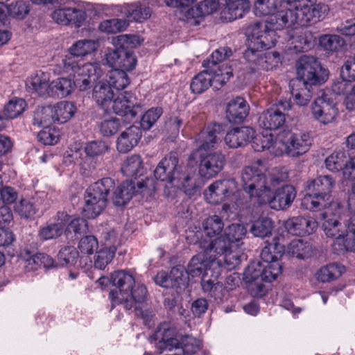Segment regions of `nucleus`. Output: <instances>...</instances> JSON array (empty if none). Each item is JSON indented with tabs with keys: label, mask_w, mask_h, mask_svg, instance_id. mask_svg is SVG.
<instances>
[{
	"label": "nucleus",
	"mask_w": 355,
	"mask_h": 355,
	"mask_svg": "<svg viewBox=\"0 0 355 355\" xmlns=\"http://www.w3.org/2000/svg\"><path fill=\"white\" fill-rule=\"evenodd\" d=\"M288 175L276 168L266 175L257 166L243 168L241 172L242 188L259 205H268L275 210H284L295 198V188L284 184Z\"/></svg>",
	"instance_id": "nucleus-1"
},
{
	"label": "nucleus",
	"mask_w": 355,
	"mask_h": 355,
	"mask_svg": "<svg viewBox=\"0 0 355 355\" xmlns=\"http://www.w3.org/2000/svg\"><path fill=\"white\" fill-rule=\"evenodd\" d=\"M63 65L67 73H73L74 80L59 78L51 82L50 90L60 98L68 96L74 87L80 91L89 89L92 84L103 75L101 64L96 62L85 63L67 57L63 60Z\"/></svg>",
	"instance_id": "nucleus-2"
},
{
	"label": "nucleus",
	"mask_w": 355,
	"mask_h": 355,
	"mask_svg": "<svg viewBox=\"0 0 355 355\" xmlns=\"http://www.w3.org/2000/svg\"><path fill=\"white\" fill-rule=\"evenodd\" d=\"M335 180L331 175H320L309 180L305 185L306 194L302 199V206L310 211L327 208L331 201V193Z\"/></svg>",
	"instance_id": "nucleus-3"
},
{
	"label": "nucleus",
	"mask_w": 355,
	"mask_h": 355,
	"mask_svg": "<svg viewBox=\"0 0 355 355\" xmlns=\"http://www.w3.org/2000/svg\"><path fill=\"white\" fill-rule=\"evenodd\" d=\"M114 181L105 178L89 187L85 193L83 214L87 218H95L105 208L107 196L114 188Z\"/></svg>",
	"instance_id": "nucleus-4"
},
{
	"label": "nucleus",
	"mask_w": 355,
	"mask_h": 355,
	"mask_svg": "<svg viewBox=\"0 0 355 355\" xmlns=\"http://www.w3.org/2000/svg\"><path fill=\"white\" fill-rule=\"evenodd\" d=\"M297 78L304 83L316 85L324 83L328 78V71L313 57L303 55L296 64Z\"/></svg>",
	"instance_id": "nucleus-5"
},
{
	"label": "nucleus",
	"mask_w": 355,
	"mask_h": 355,
	"mask_svg": "<svg viewBox=\"0 0 355 355\" xmlns=\"http://www.w3.org/2000/svg\"><path fill=\"white\" fill-rule=\"evenodd\" d=\"M259 47H252L248 43V48L243 53V58L248 64V68L251 73L260 70H272L280 62L278 52L263 53Z\"/></svg>",
	"instance_id": "nucleus-6"
},
{
	"label": "nucleus",
	"mask_w": 355,
	"mask_h": 355,
	"mask_svg": "<svg viewBox=\"0 0 355 355\" xmlns=\"http://www.w3.org/2000/svg\"><path fill=\"white\" fill-rule=\"evenodd\" d=\"M248 42L251 46L259 47L262 50L273 47L277 36L275 29L266 21H258L250 24L247 30Z\"/></svg>",
	"instance_id": "nucleus-7"
},
{
	"label": "nucleus",
	"mask_w": 355,
	"mask_h": 355,
	"mask_svg": "<svg viewBox=\"0 0 355 355\" xmlns=\"http://www.w3.org/2000/svg\"><path fill=\"white\" fill-rule=\"evenodd\" d=\"M236 182L233 178L218 180L210 184L205 191V200L212 205L219 204L234 194Z\"/></svg>",
	"instance_id": "nucleus-8"
},
{
	"label": "nucleus",
	"mask_w": 355,
	"mask_h": 355,
	"mask_svg": "<svg viewBox=\"0 0 355 355\" xmlns=\"http://www.w3.org/2000/svg\"><path fill=\"white\" fill-rule=\"evenodd\" d=\"M198 159V175L207 180L216 177L223 169L226 161L225 155L219 152L206 155L201 152L196 160Z\"/></svg>",
	"instance_id": "nucleus-9"
},
{
	"label": "nucleus",
	"mask_w": 355,
	"mask_h": 355,
	"mask_svg": "<svg viewBox=\"0 0 355 355\" xmlns=\"http://www.w3.org/2000/svg\"><path fill=\"white\" fill-rule=\"evenodd\" d=\"M135 98L130 93L124 92L112 100L110 111L115 114L133 119L137 115L142 114L144 109L140 104H134Z\"/></svg>",
	"instance_id": "nucleus-10"
},
{
	"label": "nucleus",
	"mask_w": 355,
	"mask_h": 355,
	"mask_svg": "<svg viewBox=\"0 0 355 355\" xmlns=\"http://www.w3.org/2000/svg\"><path fill=\"white\" fill-rule=\"evenodd\" d=\"M111 281L113 286L118 288V291H110L111 300L114 303L121 304L127 299V295H130L135 284V279L131 274L124 270H119L112 274Z\"/></svg>",
	"instance_id": "nucleus-11"
},
{
	"label": "nucleus",
	"mask_w": 355,
	"mask_h": 355,
	"mask_svg": "<svg viewBox=\"0 0 355 355\" xmlns=\"http://www.w3.org/2000/svg\"><path fill=\"white\" fill-rule=\"evenodd\" d=\"M311 138L309 133L286 134L284 140L281 143L284 146L285 153L291 157H298L306 153L311 146Z\"/></svg>",
	"instance_id": "nucleus-12"
},
{
	"label": "nucleus",
	"mask_w": 355,
	"mask_h": 355,
	"mask_svg": "<svg viewBox=\"0 0 355 355\" xmlns=\"http://www.w3.org/2000/svg\"><path fill=\"white\" fill-rule=\"evenodd\" d=\"M220 131L221 125L218 123H214L203 129L196 139L198 148L189 155V162L196 161L200 153L214 148L218 142Z\"/></svg>",
	"instance_id": "nucleus-13"
},
{
	"label": "nucleus",
	"mask_w": 355,
	"mask_h": 355,
	"mask_svg": "<svg viewBox=\"0 0 355 355\" xmlns=\"http://www.w3.org/2000/svg\"><path fill=\"white\" fill-rule=\"evenodd\" d=\"M178 158L175 153H170L164 157L154 170L155 178L162 182L172 183L175 180L182 166L178 165Z\"/></svg>",
	"instance_id": "nucleus-14"
},
{
	"label": "nucleus",
	"mask_w": 355,
	"mask_h": 355,
	"mask_svg": "<svg viewBox=\"0 0 355 355\" xmlns=\"http://www.w3.org/2000/svg\"><path fill=\"white\" fill-rule=\"evenodd\" d=\"M105 56L110 67L125 72L134 69L137 64V59L130 50L116 48L106 53Z\"/></svg>",
	"instance_id": "nucleus-15"
},
{
	"label": "nucleus",
	"mask_w": 355,
	"mask_h": 355,
	"mask_svg": "<svg viewBox=\"0 0 355 355\" xmlns=\"http://www.w3.org/2000/svg\"><path fill=\"white\" fill-rule=\"evenodd\" d=\"M311 110L314 119L323 124L331 123L338 114L336 104L326 96L316 98Z\"/></svg>",
	"instance_id": "nucleus-16"
},
{
	"label": "nucleus",
	"mask_w": 355,
	"mask_h": 355,
	"mask_svg": "<svg viewBox=\"0 0 355 355\" xmlns=\"http://www.w3.org/2000/svg\"><path fill=\"white\" fill-rule=\"evenodd\" d=\"M153 340H158L156 347L162 353L163 350L179 349L180 340L175 338V330L168 323L161 324L152 336Z\"/></svg>",
	"instance_id": "nucleus-17"
},
{
	"label": "nucleus",
	"mask_w": 355,
	"mask_h": 355,
	"mask_svg": "<svg viewBox=\"0 0 355 355\" xmlns=\"http://www.w3.org/2000/svg\"><path fill=\"white\" fill-rule=\"evenodd\" d=\"M52 18L61 25L72 24L80 27L86 19V14L83 9L64 6L55 10L52 14Z\"/></svg>",
	"instance_id": "nucleus-18"
},
{
	"label": "nucleus",
	"mask_w": 355,
	"mask_h": 355,
	"mask_svg": "<svg viewBox=\"0 0 355 355\" xmlns=\"http://www.w3.org/2000/svg\"><path fill=\"white\" fill-rule=\"evenodd\" d=\"M191 162L189 161L188 166H182L175 179L188 196H193L200 187V181L196 173V169L191 166Z\"/></svg>",
	"instance_id": "nucleus-19"
},
{
	"label": "nucleus",
	"mask_w": 355,
	"mask_h": 355,
	"mask_svg": "<svg viewBox=\"0 0 355 355\" xmlns=\"http://www.w3.org/2000/svg\"><path fill=\"white\" fill-rule=\"evenodd\" d=\"M266 21L275 31L288 28L295 24H298L295 5H290L289 8L274 12Z\"/></svg>",
	"instance_id": "nucleus-20"
},
{
	"label": "nucleus",
	"mask_w": 355,
	"mask_h": 355,
	"mask_svg": "<svg viewBox=\"0 0 355 355\" xmlns=\"http://www.w3.org/2000/svg\"><path fill=\"white\" fill-rule=\"evenodd\" d=\"M317 226L315 220L302 216L289 218L284 224V227L288 233L299 236L312 234Z\"/></svg>",
	"instance_id": "nucleus-21"
},
{
	"label": "nucleus",
	"mask_w": 355,
	"mask_h": 355,
	"mask_svg": "<svg viewBox=\"0 0 355 355\" xmlns=\"http://www.w3.org/2000/svg\"><path fill=\"white\" fill-rule=\"evenodd\" d=\"M258 123L263 129L277 130L285 123V115L277 107H271L261 114Z\"/></svg>",
	"instance_id": "nucleus-22"
},
{
	"label": "nucleus",
	"mask_w": 355,
	"mask_h": 355,
	"mask_svg": "<svg viewBox=\"0 0 355 355\" xmlns=\"http://www.w3.org/2000/svg\"><path fill=\"white\" fill-rule=\"evenodd\" d=\"M254 135V130L249 127L233 128L226 134L225 142L230 148L242 147L251 141Z\"/></svg>",
	"instance_id": "nucleus-23"
},
{
	"label": "nucleus",
	"mask_w": 355,
	"mask_h": 355,
	"mask_svg": "<svg viewBox=\"0 0 355 355\" xmlns=\"http://www.w3.org/2000/svg\"><path fill=\"white\" fill-rule=\"evenodd\" d=\"M248 113L249 105L243 98L237 97L227 103L226 117L231 123H239L243 121Z\"/></svg>",
	"instance_id": "nucleus-24"
},
{
	"label": "nucleus",
	"mask_w": 355,
	"mask_h": 355,
	"mask_svg": "<svg viewBox=\"0 0 355 355\" xmlns=\"http://www.w3.org/2000/svg\"><path fill=\"white\" fill-rule=\"evenodd\" d=\"M141 137V131L137 126L131 125L121 132L116 141L119 152L126 153L135 146Z\"/></svg>",
	"instance_id": "nucleus-25"
},
{
	"label": "nucleus",
	"mask_w": 355,
	"mask_h": 355,
	"mask_svg": "<svg viewBox=\"0 0 355 355\" xmlns=\"http://www.w3.org/2000/svg\"><path fill=\"white\" fill-rule=\"evenodd\" d=\"M289 86L293 101L297 105L305 106L312 98V85L294 79L290 82Z\"/></svg>",
	"instance_id": "nucleus-26"
},
{
	"label": "nucleus",
	"mask_w": 355,
	"mask_h": 355,
	"mask_svg": "<svg viewBox=\"0 0 355 355\" xmlns=\"http://www.w3.org/2000/svg\"><path fill=\"white\" fill-rule=\"evenodd\" d=\"M328 211H325L323 214L324 219L322 223V228L325 234L328 237L339 239L343 238L347 232L346 225H343L340 220L339 217L334 215L333 217H329Z\"/></svg>",
	"instance_id": "nucleus-27"
},
{
	"label": "nucleus",
	"mask_w": 355,
	"mask_h": 355,
	"mask_svg": "<svg viewBox=\"0 0 355 355\" xmlns=\"http://www.w3.org/2000/svg\"><path fill=\"white\" fill-rule=\"evenodd\" d=\"M92 96L97 104L105 112H110V103L114 94L112 88L105 81H101L94 86Z\"/></svg>",
	"instance_id": "nucleus-28"
},
{
	"label": "nucleus",
	"mask_w": 355,
	"mask_h": 355,
	"mask_svg": "<svg viewBox=\"0 0 355 355\" xmlns=\"http://www.w3.org/2000/svg\"><path fill=\"white\" fill-rule=\"evenodd\" d=\"M50 76L49 73L42 71H37L28 80L26 85L29 89L35 92L41 96L50 95L51 84H49Z\"/></svg>",
	"instance_id": "nucleus-29"
},
{
	"label": "nucleus",
	"mask_w": 355,
	"mask_h": 355,
	"mask_svg": "<svg viewBox=\"0 0 355 355\" xmlns=\"http://www.w3.org/2000/svg\"><path fill=\"white\" fill-rule=\"evenodd\" d=\"M263 263L259 261L252 262L245 270L244 280L251 284L252 289L255 287L259 293H261L263 288L262 282V274Z\"/></svg>",
	"instance_id": "nucleus-30"
},
{
	"label": "nucleus",
	"mask_w": 355,
	"mask_h": 355,
	"mask_svg": "<svg viewBox=\"0 0 355 355\" xmlns=\"http://www.w3.org/2000/svg\"><path fill=\"white\" fill-rule=\"evenodd\" d=\"M345 270L340 263H329L320 268L315 274L316 280L321 283H330L339 278Z\"/></svg>",
	"instance_id": "nucleus-31"
},
{
	"label": "nucleus",
	"mask_w": 355,
	"mask_h": 355,
	"mask_svg": "<svg viewBox=\"0 0 355 355\" xmlns=\"http://www.w3.org/2000/svg\"><path fill=\"white\" fill-rule=\"evenodd\" d=\"M250 2L248 0H227L223 14L226 19L233 21L241 18L249 11Z\"/></svg>",
	"instance_id": "nucleus-32"
},
{
	"label": "nucleus",
	"mask_w": 355,
	"mask_h": 355,
	"mask_svg": "<svg viewBox=\"0 0 355 355\" xmlns=\"http://www.w3.org/2000/svg\"><path fill=\"white\" fill-rule=\"evenodd\" d=\"M121 172L128 178H137L144 172L143 159L139 155L128 157L121 166Z\"/></svg>",
	"instance_id": "nucleus-33"
},
{
	"label": "nucleus",
	"mask_w": 355,
	"mask_h": 355,
	"mask_svg": "<svg viewBox=\"0 0 355 355\" xmlns=\"http://www.w3.org/2000/svg\"><path fill=\"white\" fill-rule=\"evenodd\" d=\"M219 7V3L216 0H204L186 11L187 19L202 17L216 12Z\"/></svg>",
	"instance_id": "nucleus-34"
},
{
	"label": "nucleus",
	"mask_w": 355,
	"mask_h": 355,
	"mask_svg": "<svg viewBox=\"0 0 355 355\" xmlns=\"http://www.w3.org/2000/svg\"><path fill=\"white\" fill-rule=\"evenodd\" d=\"M291 44L295 52L307 51L314 46L315 39L310 31H299L291 40Z\"/></svg>",
	"instance_id": "nucleus-35"
},
{
	"label": "nucleus",
	"mask_w": 355,
	"mask_h": 355,
	"mask_svg": "<svg viewBox=\"0 0 355 355\" xmlns=\"http://www.w3.org/2000/svg\"><path fill=\"white\" fill-rule=\"evenodd\" d=\"M207 256L204 252L193 257L186 270L187 275H190L192 277H198L202 274H205L206 271L210 268L213 269V267H211V260L208 261Z\"/></svg>",
	"instance_id": "nucleus-36"
},
{
	"label": "nucleus",
	"mask_w": 355,
	"mask_h": 355,
	"mask_svg": "<svg viewBox=\"0 0 355 355\" xmlns=\"http://www.w3.org/2000/svg\"><path fill=\"white\" fill-rule=\"evenodd\" d=\"M232 243L225 236H220L214 241H211L209 244L207 246L203 245L202 248L205 250V252L207 255H209V259L211 257L218 256V258H220L226 252L232 249Z\"/></svg>",
	"instance_id": "nucleus-37"
},
{
	"label": "nucleus",
	"mask_w": 355,
	"mask_h": 355,
	"mask_svg": "<svg viewBox=\"0 0 355 355\" xmlns=\"http://www.w3.org/2000/svg\"><path fill=\"white\" fill-rule=\"evenodd\" d=\"M287 253L297 259H305L313 254V248L309 242L294 239L288 245Z\"/></svg>",
	"instance_id": "nucleus-38"
},
{
	"label": "nucleus",
	"mask_w": 355,
	"mask_h": 355,
	"mask_svg": "<svg viewBox=\"0 0 355 355\" xmlns=\"http://www.w3.org/2000/svg\"><path fill=\"white\" fill-rule=\"evenodd\" d=\"M53 121L58 123H65L69 120L74 114L76 107L75 105L68 101H61L56 105L51 106Z\"/></svg>",
	"instance_id": "nucleus-39"
},
{
	"label": "nucleus",
	"mask_w": 355,
	"mask_h": 355,
	"mask_svg": "<svg viewBox=\"0 0 355 355\" xmlns=\"http://www.w3.org/2000/svg\"><path fill=\"white\" fill-rule=\"evenodd\" d=\"M220 275V271L214 268H213V269L210 268L206 271L202 279V287L204 292L208 293L211 297H216L215 293L216 291L223 287V284L218 282V278Z\"/></svg>",
	"instance_id": "nucleus-40"
},
{
	"label": "nucleus",
	"mask_w": 355,
	"mask_h": 355,
	"mask_svg": "<svg viewBox=\"0 0 355 355\" xmlns=\"http://www.w3.org/2000/svg\"><path fill=\"white\" fill-rule=\"evenodd\" d=\"M240 262V256L230 250L220 258H213L211 260V267L219 270L221 273L223 268H225L227 270H230L239 266Z\"/></svg>",
	"instance_id": "nucleus-41"
},
{
	"label": "nucleus",
	"mask_w": 355,
	"mask_h": 355,
	"mask_svg": "<svg viewBox=\"0 0 355 355\" xmlns=\"http://www.w3.org/2000/svg\"><path fill=\"white\" fill-rule=\"evenodd\" d=\"M98 47V43L92 40H80L76 42L69 48L70 55L65 56L72 57L75 60V57L85 56L88 54H91L97 50Z\"/></svg>",
	"instance_id": "nucleus-42"
},
{
	"label": "nucleus",
	"mask_w": 355,
	"mask_h": 355,
	"mask_svg": "<svg viewBox=\"0 0 355 355\" xmlns=\"http://www.w3.org/2000/svg\"><path fill=\"white\" fill-rule=\"evenodd\" d=\"M135 184L131 181L123 182L114 191L112 196L116 206H123L130 201L135 193Z\"/></svg>",
	"instance_id": "nucleus-43"
},
{
	"label": "nucleus",
	"mask_w": 355,
	"mask_h": 355,
	"mask_svg": "<svg viewBox=\"0 0 355 355\" xmlns=\"http://www.w3.org/2000/svg\"><path fill=\"white\" fill-rule=\"evenodd\" d=\"M124 12L128 17L139 22L146 20L151 15L150 8L139 2L126 6Z\"/></svg>",
	"instance_id": "nucleus-44"
},
{
	"label": "nucleus",
	"mask_w": 355,
	"mask_h": 355,
	"mask_svg": "<svg viewBox=\"0 0 355 355\" xmlns=\"http://www.w3.org/2000/svg\"><path fill=\"white\" fill-rule=\"evenodd\" d=\"M147 297V289L144 284L136 283L130 291V295H127V299L122 302V304L126 310L131 309L136 302H144Z\"/></svg>",
	"instance_id": "nucleus-45"
},
{
	"label": "nucleus",
	"mask_w": 355,
	"mask_h": 355,
	"mask_svg": "<svg viewBox=\"0 0 355 355\" xmlns=\"http://www.w3.org/2000/svg\"><path fill=\"white\" fill-rule=\"evenodd\" d=\"M284 246L277 243L274 239L272 243H268L261 250L260 257L266 264L279 261L278 259L284 252Z\"/></svg>",
	"instance_id": "nucleus-46"
},
{
	"label": "nucleus",
	"mask_w": 355,
	"mask_h": 355,
	"mask_svg": "<svg viewBox=\"0 0 355 355\" xmlns=\"http://www.w3.org/2000/svg\"><path fill=\"white\" fill-rule=\"evenodd\" d=\"M105 82L116 90H122L130 84V78L123 70L113 69L107 75Z\"/></svg>",
	"instance_id": "nucleus-47"
},
{
	"label": "nucleus",
	"mask_w": 355,
	"mask_h": 355,
	"mask_svg": "<svg viewBox=\"0 0 355 355\" xmlns=\"http://www.w3.org/2000/svg\"><path fill=\"white\" fill-rule=\"evenodd\" d=\"M282 0H256L254 3V13L256 16L263 17L273 15L282 5Z\"/></svg>",
	"instance_id": "nucleus-48"
},
{
	"label": "nucleus",
	"mask_w": 355,
	"mask_h": 355,
	"mask_svg": "<svg viewBox=\"0 0 355 355\" xmlns=\"http://www.w3.org/2000/svg\"><path fill=\"white\" fill-rule=\"evenodd\" d=\"M211 72L205 70L197 74L190 85L191 90L195 94H201L211 86Z\"/></svg>",
	"instance_id": "nucleus-49"
},
{
	"label": "nucleus",
	"mask_w": 355,
	"mask_h": 355,
	"mask_svg": "<svg viewBox=\"0 0 355 355\" xmlns=\"http://www.w3.org/2000/svg\"><path fill=\"white\" fill-rule=\"evenodd\" d=\"M51 106L38 107L33 113V124L37 127H47L54 123Z\"/></svg>",
	"instance_id": "nucleus-50"
},
{
	"label": "nucleus",
	"mask_w": 355,
	"mask_h": 355,
	"mask_svg": "<svg viewBox=\"0 0 355 355\" xmlns=\"http://www.w3.org/2000/svg\"><path fill=\"white\" fill-rule=\"evenodd\" d=\"M274 227L272 220L269 218H261L255 220L250 227V232L257 237H267Z\"/></svg>",
	"instance_id": "nucleus-51"
},
{
	"label": "nucleus",
	"mask_w": 355,
	"mask_h": 355,
	"mask_svg": "<svg viewBox=\"0 0 355 355\" xmlns=\"http://www.w3.org/2000/svg\"><path fill=\"white\" fill-rule=\"evenodd\" d=\"M347 159V154L345 150L335 151L325 159L326 168L332 172L343 170Z\"/></svg>",
	"instance_id": "nucleus-52"
},
{
	"label": "nucleus",
	"mask_w": 355,
	"mask_h": 355,
	"mask_svg": "<svg viewBox=\"0 0 355 355\" xmlns=\"http://www.w3.org/2000/svg\"><path fill=\"white\" fill-rule=\"evenodd\" d=\"M64 228L65 223L62 221L46 225L40 228V239L43 241L56 239L62 234Z\"/></svg>",
	"instance_id": "nucleus-53"
},
{
	"label": "nucleus",
	"mask_w": 355,
	"mask_h": 355,
	"mask_svg": "<svg viewBox=\"0 0 355 355\" xmlns=\"http://www.w3.org/2000/svg\"><path fill=\"white\" fill-rule=\"evenodd\" d=\"M26 106V103L24 99L13 98L5 105L3 114L6 119H15L24 111Z\"/></svg>",
	"instance_id": "nucleus-54"
},
{
	"label": "nucleus",
	"mask_w": 355,
	"mask_h": 355,
	"mask_svg": "<svg viewBox=\"0 0 355 355\" xmlns=\"http://www.w3.org/2000/svg\"><path fill=\"white\" fill-rule=\"evenodd\" d=\"M223 221L216 215L208 217L202 223L203 232L209 237H213L219 234L223 230Z\"/></svg>",
	"instance_id": "nucleus-55"
},
{
	"label": "nucleus",
	"mask_w": 355,
	"mask_h": 355,
	"mask_svg": "<svg viewBox=\"0 0 355 355\" xmlns=\"http://www.w3.org/2000/svg\"><path fill=\"white\" fill-rule=\"evenodd\" d=\"M116 250V246L110 248L103 247L99 251L96 252L94 257V266L96 268L103 270L111 262Z\"/></svg>",
	"instance_id": "nucleus-56"
},
{
	"label": "nucleus",
	"mask_w": 355,
	"mask_h": 355,
	"mask_svg": "<svg viewBox=\"0 0 355 355\" xmlns=\"http://www.w3.org/2000/svg\"><path fill=\"white\" fill-rule=\"evenodd\" d=\"M143 40L136 35H121L113 38V44L116 48L129 50L140 45Z\"/></svg>",
	"instance_id": "nucleus-57"
},
{
	"label": "nucleus",
	"mask_w": 355,
	"mask_h": 355,
	"mask_svg": "<svg viewBox=\"0 0 355 355\" xmlns=\"http://www.w3.org/2000/svg\"><path fill=\"white\" fill-rule=\"evenodd\" d=\"M232 55V51L230 47H220L215 50L207 60L203 61L202 66L204 67L210 68L226 60Z\"/></svg>",
	"instance_id": "nucleus-58"
},
{
	"label": "nucleus",
	"mask_w": 355,
	"mask_h": 355,
	"mask_svg": "<svg viewBox=\"0 0 355 355\" xmlns=\"http://www.w3.org/2000/svg\"><path fill=\"white\" fill-rule=\"evenodd\" d=\"M109 150V146L103 141H92L86 144L85 152L87 157L98 159Z\"/></svg>",
	"instance_id": "nucleus-59"
},
{
	"label": "nucleus",
	"mask_w": 355,
	"mask_h": 355,
	"mask_svg": "<svg viewBox=\"0 0 355 355\" xmlns=\"http://www.w3.org/2000/svg\"><path fill=\"white\" fill-rule=\"evenodd\" d=\"M246 233L247 230L243 225L233 223L225 230L224 236L232 244L237 243V245H239V243L245 237Z\"/></svg>",
	"instance_id": "nucleus-60"
},
{
	"label": "nucleus",
	"mask_w": 355,
	"mask_h": 355,
	"mask_svg": "<svg viewBox=\"0 0 355 355\" xmlns=\"http://www.w3.org/2000/svg\"><path fill=\"white\" fill-rule=\"evenodd\" d=\"M128 24L125 19L114 18L102 21L99 29L107 33H116L125 30Z\"/></svg>",
	"instance_id": "nucleus-61"
},
{
	"label": "nucleus",
	"mask_w": 355,
	"mask_h": 355,
	"mask_svg": "<svg viewBox=\"0 0 355 355\" xmlns=\"http://www.w3.org/2000/svg\"><path fill=\"white\" fill-rule=\"evenodd\" d=\"M179 348L184 354H193L198 352L201 348V342L200 340L190 335H185L180 338Z\"/></svg>",
	"instance_id": "nucleus-62"
},
{
	"label": "nucleus",
	"mask_w": 355,
	"mask_h": 355,
	"mask_svg": "<svg viewBox=\"0 0 355 355\" xmlns=\"http://www.w3.org/2000/svg\"><path fill=\"white\" fill-rule=\"evenodd\" d=\"M78 252L73 246L62 248L58 254V259L61 266H73L76 263Z\"/></svg>",
	"instance_id": "nucleus-63"
},
{
	"label": "nucleus",
	"mask_w": 355,
	"mask_h": 355,
	"mask_svg": "<svg viewBox=\"0 0 355 355\" xmlns=\"http://www.w3.org/2000/svg\"><path fill=\"white\" fill-rule=\"evenodd\" d=\"M296 13L297 14V22L301 26H308L315 24L313 21L312 4L307 5L300 3L295 5Z\"/></svg>",
	"instance_id": "nucleus-64"
}]
</instances>
